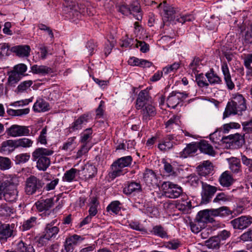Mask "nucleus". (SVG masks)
<instances>
[{"label":"nucleus","mask_w":252,"mask_h":252,"mask_svg":"<svg viewBox=\"0 0 252 252\" xmlns=\"http://www.w3.org/2000/svg\"><path fill=\"white\" fill-rule=\"evenodd\" d=\"M247 109L246 99L242 94H233L230 101H228L223 114V118L225 119L231 115H242L243 111Z\"/></svg>","instance_id":"obj_1"},{"label":"nucleus","mask_w":252,"mask_h":252,"mask_svg":"<svg viewBox=\"0 0 252 252\" xmlns=\"http://www.w3.org/2000/svg\"><path fill=\"white\" fill-rule=\"evenodd\" d=\"M54 153L52 149L38 148L32 153V159L35 161L36 167L40 171H45L51 164V159L49 156Z\"/></svg>","instance_id":"obj_2"},{"label":"nucleus","mask_w":252,"mask_h":252,"mask_svg":"<svg viewBox=\"0 0 252 252\" xmlns=\"http://www.w3.org/2000/svg\"><path fill=\"white\" fill-rule=\"evenodd\" d=\"M44 183L36 177L31 175L26 181L25 191L28 195H32L42 188Z\"/></svg>","instance_id":"obj_3"},{"label":"nucleus","mask_w":252,"mask_h":252,"mask_svg":"<svg viewBox=\"0 0 252 252\" xmlns=\"http://www.w3.org/2000/svg\"><path fill=\"white\" fill-rule=\"evenodd\" d=\"M16 235V225L15 223H5L0 221V242L5 243L7 240L13 238Z\"/></svg>","instance_id":"obj_4"},{"label":"nucleus","mask_w":252,"mask_h":252,"mask_svg":"<svg viewBox=\"0 0 252 252\" xmlns=\"http://www.w3.org/2000/svg\"><path fill=\"white\" fill-rule=\"evenodd\" d=\"M161 188L165 195L170 198H176L179 197L183 192L182 188L170 182H164Z\"/></svg>","instance_id":"obj_5"},{"label":"nucleus","mask_w":252,"mask_h":252,"mask_svg":"<svg viewBox=\"0 0 252 252\" xmlns=\"http://www.w3.org/2000/svg\"><path fill=\"white\" fill-rule=\"evenodd\" d=\"M188 97V94L178 91L170 93L166 99V104L168 107L175 109Z\"/></svg>","instance_id":"obj_6"},{"label":"nucleus","mask_w":252,"mask_h":252,"mask_svg":"<svg viewBox=\"0 0 252 252\" xmlns=\"http://www.w3.org/2000/svg\"><path fill=\"white\" fill-rule=\"evenodd\" d=\"M217 190V187L211 186L205 182L202 183L201 203L207 204L209 203Z\"/></svg>","instance_id":"obj_7"},{"label":"nucleus","mask_w":252,"mask_h":252,"mask_svg":"<svg viewBox=\"0 0 252 252\" xmlns=\"http://www.w3.org/2000/svg\"><path fill=\"white\" fill-rule=\"evenodd\" d=\"M7 135L9 137H17L30 135V130L28 126L13 125L6 130Z\"/></svg>","instance_id":"obj_8"},{"label":"nucleus","mask_w":252,"mask_h":252,"mask_svg":"<svg viewBox=\"0 0 252 252\" xmlns=\"http://www.w3.org/2000/svg\"><path fill=\"white\" fill-rule=\"evenodd\" d=\"M68 13L67 14L69 18L73 21L81 18V15H85L88 13L87 8H86L83 5H72L67 7Z\"/></svg>","instance_id":"obj_9"},{"label":"nucleus","mask_w":252,"mask_h":252,"mask_svg":"<svg viewBox=\"0 0 252 252\" xmlns=\"http://www.w3.org/2000/svg\"><path fill=\"white\" fill-rule=\"evenodd\" d=\"M84 239V237L77 234L67 237L64 243V251L65 252H73L75 247Z\"/></svg>","instance_id":"obj_10"},{"label":"nucleus","mask_w":252,"mask_h":252,"mask_svg":"<svg viewBox=\"0 0 252 252\" xmlns=\"http://www.w3.org/2000/svg\"><path fill=\"white\" fill-rule=\"evenodd\" d=\"M230 223L234 229L243 230L252 223V218L245 216H241L232 220Z\"/></svg>","instance_id":"obj_11"},{"label":"nucleus","mask_w":252,"mask_h":252,"mask_svg":"<svg viewBox=\"0 0 252 252\" xmlns=\"http://www.w3.org/2000/svg\"><path fill=\"white\" fill-rule=\"evenodd\" d=\"M19 178L16 176L9 175L4 178L0 183V200L4 197V192L5 189L10 186L19 184Z\"/></svg>","instance_id":"obj_12"},{"label":"nucleus","mask_w":252,"mask_h":252,"mask_svg":"<svg viewBox=\"0 0 252 252\" xmlns=\"http://www.w3.org/2000/svg\"><path fill=\"white\" fill-rule=\"evenodd\" d=\"M152 97L150 95L148 89L141 91L137 97L135 102V108L137 110H140L146 104H150Z\"/></svg>","instance_id":"obj_13"},{"label":"nucleus","mask_w":252,"mask_h":252,"mask_svg":"<svg viewBox=\"0 0 252 252\" xmlns=\"http://www.w3.org/2000/svg\"><path fill=\"white\" fill-rule=\"evenodd\" d=\"M140 109L142 120L146 123L152 119L157 114L156 107L151 103L144 105Z\"/></svg>","instance_id":"obj_14"},{"label":"nucleus","mask_w":252,"mask_h":252,"mask_svg":"<svg viewBox=\"0 0 252 252\" xmlns=\"http://www.w3.org/2000/svg\"><path fill=\"white\" fill-rule=\"evenodd\" d=\"M57 221V220L55 219L46 225L43 231L46 240H50L52 238H55L59 232L60 228L54 225Z\"/></svg>","instance_id":"obj_15"},{"label":"nucleus","mask_w":252,"mask_h":252,"mask_svg":"<svg viewBox=\"0 0 252 252\" xmlns=\"http://www.w3.org/2000/svg\"><path fill=\"white\" fill-rule=\"evenodd\" d=\"M143 180L146 185L149 187H158V179L157 175L152 169H146L143 175Z\"/></svg>","instance_id":"obj_16"},{"label":"nucleus","mask_w":252,"mask_h":252,"mask_svg":"<svg viewBox=\"0 0 252 252\" xmlns=\"http://www.w3.org/2000/svg\"><path fill=\"white\" fill-rule=\"evenodd\" d=\"M19 184L10 186L5 189L4 192V199L8 202H15L18 198V191L17 187Z\"/></svg>","instance_id":"obj_17"},{"label":"nucleus","mask_w":252,"mask_h":252,"mask_svg":"<svg viewBox=\"0 0 252 252\" xmlns=\"http://www.w3.org/2000/svg\"><path fill=\"white\" fill-rule=\"evenodd\" d=\"M222 139L224 140L225 142L231 144L232 145H234L237 147H242L245 142L244 136L237 133L234 134H230L222 138Z\"/></svg>","instance_id":"obj_18"},{"label":"nucleus","mask_w":252,"mask_h":252,"mask_svg":"<svg viewBox=\"0 0 252 252\" xmlns=\"http://www.w3.org/2000/svg\"><path fill=\"white\" fill-rule=\"evenodd\" d=\"M141 191L142 187L141 184L134 181L127 182L123 190V193L126 195H130L132 193H138Z\"/></svg>","instance_id":"obj_19"},{"label":"nucleus","mask_w":252,"mask_h":252,"mask_svg":"<svg viewBox=\"0 0 252 252\" xmlns=\"http://www.w3.org/2000/svg\"><path fill=\"white\" fill-rule=\"evenodd\" d=\"M175 208L178 210L187 213L191 208V203L187 196L184 195L181 200L175 202Z\"/></svg>","instance_id":"obj_20"},{"label":"nucleus","mask_w":252,"mask_h":252,"mask_svg":"<svg viewBox=\"0 0 252 252\" xmlns=\"http://www.w3.org/2000/svg\"><path fill=\"white\" fill-rule=\"evenodd\" d=\"M220 184L223 188H228L234 182V180L228 171L223 172L219 178Z\"/></svg>","instance_id":"obj_21"},{"label":"nucleus","mask_w":252,"mask_h":252,"mask_svg":"<svg viewBox=\"0 0 252 252\" xmlns=\"http://www.w3.org/2000/svg\"><path fill=\"white\" fill-rule=\"evenodd\" d=\"M31 47L28 45H17L12 47L11 51L19 57H28L31 52Z\"/></svg>","instance_id":"obj_22"},{"label":"nucleus","mask_w":252,"mask_h":252,"mask_svg":"<svg viewBox=\"0 0 252 252\" xmlns=\"http://www.w3.org/2000/svg\"><path fill=\"white\" fill-rule=\"evenodd\" d=\"M17 149L15 140H6L1 144L0 152L4 154H9Z\"/></svg>","instance_id":"obj_23"},{"label":"nucleus","mask_w":252,"mask_h":252,"mask_svg":"<svg viewBox=\"0 0 252 252\" xmlns=\"http://www.w3.org/2000/svg\"><path fill=\"white\" fill-rule=\"evenodd\" d=\"M221 70L224 76L225 83L228 89L230 90H233L235 87V85L232 81L228 66L226 63H223L221 65Z\"/></svg>","instance_id":"obj_24"},{"label":"nucleus","mask_w":252,"mask_h":252,"mask_svg":"<svg viewBox=\"0 0 252 252\" xmlns=\"http://www.w3.org/2000/svg\"><path fill=\"white\" fill-rule=\"evenodd\" d=\"M54 204V198H50L37 201L35 206L39 212L48 210Z\"/></svg>","instance_id":"obj_25"},{"label":"nucleus","mask_w":252,"mask_h":252,"mask_svg":"<svg viewBox=\"0 0 252 252\" xmlns=\"http://www.w3.org/2000/svg\"><path fill=\"white\" fill-rule=\"evenodd\" d=\"M198 174L201 176H206L211 173L213 170V165L209 161H204L203 163L197 167Z\"/></svg>","instance_id":"obj_26"},{"label":"nucleus","mask_w":252,"mask_h":252,"mask_svg":"<svg viewBox=\"0 0 252 252\" xmlns=\"http://www.w3.org/2000/svg\"><path fill=\"white\" fill-rule=\"evenodd\" d=\"M88 122L87 116L82 115L77 119L75 120L69 127L70 132H73L82 128L83 124H85Z\"/></svg>","instance_id":"obj_27"},{"label":"nucleus","mask_w":252,"mask_h":252,"mask_svg":"<svg viewBox=\"0 0 252 252\" xmlns=\"http://www.w3.org/2000/svg\"><path fill=\"white\" fill-rule=\"evenodd\" d=\"M197 145L198 149H199L201 152L210 156H215V152L214 150L213 147L208 141L204 140H201L197 144Z\"/></svg>","instance_id":"obj_28"},{"label":"nucleus","mask_w":252,"mask_h":252,"mask_svg":"<svg viewBox=\"0 0 252 252\" xmlns=\"http://www.w3.org/2000/svg\"><path fill=\"white\" fill-rule=\"evenodd\" d=\"M197 221L199 222L207 223L212 222L214 220L210 216L209 209H205L199 211L196 217Z\"/></svg>","instance_id":"obj_29"},{"label":"nucleus","mask_w":252,"mask_h":252,"mask_svg":"<svg viewBox=\"0 0 252 252\" xmlns=\"http://www.w3.org/2000/svg\"><path fill=\"white\" fill-rule=\"evenodd\" d=\"M173 136L168 135L164 138L158 144V148L162 151H165L169 150L173 147Z\"/></svg>","instance_id":"obj_30"},{"label":"nucleus","mask_w":252,"mask_h":252,"mask_svg":"<svg viewBox=\"0 0 252 252\" xmlns=\"http://www.w3.org/2000/svg\"><path fill=\"white\" fill-rule=\"evenodd\" d=\"M228 161L229 168L233 173L237 174L242 172L240 161L238 158L232 157L228 158Z\"/></svg>","instance_id":"obj_31"},{"label":"nucleus","mask_w":252,"mask_h":252,"mask_svg":"<svg viewBox=\"0 0 252 252\" xmlns=\"http://www.w3.org/2000/svg\"><path fill=\"white\" fill-rule=\"evenodd\" d=\"M31 71L33 74L42 75H46L53 72L51 68L45 65H38L37 64H34L31 67Z\"/></svg>","instance_id":"obj_32"},{"label":"nucleus","mask_w":252,"mask_h":252,"mask_svg":"<svg viewBox=\"0 0 252 252\" xmlns=\"http://www.w3.org/2000/svg\"><path fill=\"white\" fill-rule=\"evenodd\" d=\"M49 109V103L41 98L37 99L33 106V110L35 112H45Z\"/></svg>","instance_id":"obj_33"},{"label":"nucleus","mask_w":252,"mask_h":252,"mask_svg":"<svg viewBox=\"0 0 252 252\" xmlns=\"http://www.w3.org/2000/svg\"><path fill=\"white\" fill-rule=\"evenodd\" d=\"M79 170L74 168L66 171L63 176V181L71 183L75 181L77 174H79Z\"/></svg>","instance_id":"obj_34"},{"label":"nucleus","mask_w":252,"mask_h":252,"mask_svg":"<svg viewBox=\"0 0 252 252\" xmlns=\"http://www.w3.org/2000/svg\"><path fill=\"white\" fill-rule=\"evenodd\" d=\"M209 84L211 85L219 84L221 83V78L216 73L213 68L205 74Z\"/></svg>","instance_id":"obj_35"},{"label":"nucleus","mask_w":252,"mask_h":252,"mask_svg":"<svg viewBox=\"0 0 252 252\" xmlns=\"http://www.w3.org/2000/svg\"><path fill=\"white\" fill-rule=\"evenodd\" d=\"M129 7L130 10V14H132L136 20H141L142 16L139 4L137 1H134L130 4Z\"/></svg>","instance_id":"obj_36"},{"label":"nucleus","mask_w":252,"mask_h":252,"mask_svg":"<svg viewBox=\"0 0 252 252\" xmlns=\"http://www.w3.org/2000/svg\"><path fill=\"white\" fill-rule=\"evenodd\" d=\"M132 161V157L130 156H128L118 158L113 163H114L115 166L125 168L129 166L131 164Z\"/></svg>","instance_id":"obj_37"},{"label":"nucleus","mask_w":252,"mask_h":252,"mask_svg":"<svg viewBox=\"0 0 252 252\" xmlns=\"http://www.w3.org/2000/svg\"><path fill=\"white\" fill-rule=\"evenodd\" d=\"M197 144H189L180 152V155L183 158H187L188 156L194 154L197 151Z\"/></svg>","instance_id":"obj_38"},{"label":"nucleus","mask_w":252,"mask_h":252,"mask_svg":"<svg viewBox=\"0 0 252 252\" xmlns=\"http://www.w3.org/2000/svg\"><path fill=\"white\" fill-rule=\"evenodd\" d=\"M36 223L37 218L35 217H31L23 221V224L21 226V229L22 231L29 230L35 226Z\"/></svg>","instance_id":"obj_39"},{"label":"nucleus","mask_w":252,"mask_h":252,"mask_svg":"<svg viewBox=\"0 0 252 252\" xmlns=\"http://www.w3.org/2000/svg\"><path fill=\"white\" fill-rule=\"evenodd\" d=\"M15 141L17 148H29L31 147L33 144V141L32 140L26 137L15 139Z\"/></svg>","instance_id":"obj_40"},{"label":"nucleus","mask_w":252,"mask_h":252,"mask_svg":"<svg viewBox=\"0 0 252 252\" xmlns=\"http://www.w3.org/2000/svg\"><path fill=\"white\" fill-rule=\"evenodd\" d=\"M201 181L199 178L195 174H191L187 177L186 183L190 186L192 188H196L199 187L200 185H202Z\"/></svg>","instance_id":"obj_41"},{"label":"nucleus","mask_w":252,"mask_h":252,"mask_svg":"<svg viewBox=\"0 0 252 252\" xmlns=\"http://www.w3.org/2000/svg\"><path fill=\"white\" fill-rule=\"evenodd\" d=\"M84 169H86L84 177L86 181L93 178L96 175L97 168L94 165L92 164L86 165Z\"/></svg>","instance_id":"obj_42"},{"label":"nucleus","mask_w":252,"mask_h":252,"mask_svg":"<svg viewBox=\"0 0 252 252\" xmlns=\"http://www.w3.org/2000/svg\"><path fill=\"white\" fill-rule=\"evenodd\" d=\"M220 242L219 237L215 236L206 240L205 244L209 249H218L220 247Z\"/></svg>","instance_id":"obj_43"},{"label":"nucleus","mask_w":252,"mask_h":252,"mask_svg":"<svg viewBox=\"0 0 252 252\" xmlns=\"http://www.w3.org/2000/svg\"><path fill=\"white\" fill-rule=\"evenodd\" d=\"M151 233L152 234L158 236L161 238H166L168 237L167 230L160 225L154 226L151 230Z\"/></svg>","instance_id":"obj_44"},{"label":"nucleus","mask_w":252,"mask_h":252,"mask_svg":"<svg viewBox=\"0 0 252 252\" xmlns=\"http://www.w3.org/2000/svg\"><path fill=\"white\" fill-rule=\"evenodd\" d=\"M92 134L93 130L92 128H86L80 134V142L88 144L93 138Z\"/></svg>","instance_id":"obj_45"},{"label":"nucleus","mask_w":252,"mask_h":252,"mask_svg":"<svg viewBox=\"0 0 252 252\" xmlns=\"http://www.w3.org/2000/svg\"><path fill=\"white\" fill-rule=\"evenodd\" d=\"M16 250L17 252H35L32 245H28L22 240H21L17 243Z\"/></svg>","instance_id":"obj_46"},{"label":"nucleus","mask_w":252,"mask_h":252,"mask_svg":"<svg viewBox=\"0 0 252 252\" xmlns=\"http://www.w3.org/2000/svg\"><path fill=\"white\" fill-rule=\"evenodd\" d=\"M210 216L213 217H223L228 215V209L226 207H221L218 209H209Z\"/></svg>","instance_id":"obj_47"},{"label":"nucleus","mask_w":252,"mask_h":252,"mask_svg":"<svg viewBox=\"0 0 252 252\" xmlns=\"http://www.w3.org/2000/svg\"><path fill=\"white\" fill-rule=\"evenodd\" d=\"M14 212V209L8 206L6 203L0 204V216H10Z\"/></svg>","instance_id":"obj_48"},{"label":"nucleus","mask_w":252,"mask_h":252,"mask_svg":"<svg viewBox=\"0 0 252 252\" xmlns=\"http://www.w3.org/2000/svg\"><path fill=\"white\" fill-rule=\"evenodd\" d=\"M111 168L112 171L111 172L110 175L111 177L113 179L121 175H123L127 172L126 169H124V168L115 166L113 163L111 165Z\"/></svg>","instance_id":"obj_49"},{"label":"nucleus","mask_w":252,"mask_h":252,"mask_svg":"<svg viewBox=\"0 0 252 252\" xmlns=\"http://www.w3.org/2000/svg\"><path fill=\"white\" fill-rule=\"evenodd\" d=\"M201 60L199 57H195L190 63L189 67L194 74H196L199 71V69L201 68Z\"/></svg>","instance_id":"obj_50"},{"label":"nucleus","mask_w":252,"mask_h":252,"mask_svg":"<svg viewBox=\"0 0 252 252\" xmlns=\"http://www.w3.org/2000/svg\"><path fill=\"white\" fill-rule=\"evenodd\" d=\"M32 84L33 82L32 80H27L22 82L17 87L15 92L17 94L22 93L27 91Z\"/></svg>","instance_id":"obj_51"},{"label":"nucleus","mask_w":252,"mask_h":252,"mask_svg":"<svg viewBox=\"0 0 252 252\" xmlns=\"http://www.w3.org/2000/svg\"><path fill=\"white\" fill-rule=\"evenodd\" d=\"M121 203L119 201H114L111 202L106 208L107 212H111L115 214H118L121 210Z\"/></svg>","instance_id":"obj_52"},{"label":"nucleus","mask_w":252,"mask_h":252,"mask_svg":"<svg viewBox=\"0 0 252 252\" xmlns=\"http://www.w3.org/2000/svg\"><path fill=\"white\" fill-rule=\"evenodd\" d=\"M163 11L164 14L167 16L169 20H175L176 21V16L175 15V10L172 7L165 5V3L163 4Z\"/></svg>","instance_id":"obj_53"},{"label":"nucleus","mask_w":252,"mask_h":252,"mask_svg":"<svg viewBox=\"0 0 252 252\" xmlns=\"http://www.w3.org/2000/svg\"><path fill=\"white\" fill-rule=\"evenodd\" d=\"M195 75V81L198 86L200 88H208L209 84L207 82L204 74L203 73L198 74L196 73Z\"/></svg>","instance_id":"obj_54"},{"label":"nucleus","mask_w":252,"mask_h":252,"mask_svg":"<svg viewBox=\"0 0 252 252\" xmlns=\"http://www.w3.org/2000/svg\"><path fill=\"white\" fill-rule=\"evenodd\" d=\"M9 74L8 83L10 86H14L21 79V76L13 70L9 72Z\"/></svg>","instance_id":"obj_55"},{"label":"nucleus","mask_w":252,"mask_h":252,"mask_svg":"<svg viewBox=\"0 0 252 252\" xmlns=\"http://www.w3.org/2000/svg\"><path fill=\"white\" fill-rule=\"evenodd\" d=\"M231 199L232 198L230 196L225 194L224 192H220L217 194L213 200V202L220 203L221 202L230 201Z\"/></svg>","instance_id":"obj_56"},{"label":"nucleus","mask_w":252,"mask_h":252,"mask_svg":"<svg viewBox=\"0 0 252 252\" xmlns=\"http://www.w3.org/2000/svg\"><path fill=\"white\" fill-rule=\"evenodd\" d=\"M180 66V62H176L174 63L167 65L164 67L162 69L164 75H167L168 74L173 72L174 73Z\"/></svg>","instance_id":"obj_57"},{"label":"nucleus","mask_w":252,"mask_h":252,"mask_svg":"<svg viewBox=\"0 0 252 252\" xmlns=\"http://www.w3.org/2000/svg\"><path fill=\"white\" fill-rule=\"evenodd\" d=\"M11 166V161L7 157H0V169L5 170Z\"/></svg>","instance_id":"obj_58"},{"label":"nucleus","mask_w":252,"mask_h":252,"mask_svg":"<svg viewBox=\"0 0 252 252\" xmlns=\"http://www.w3.org/2000/svg\"><path fill=\"white\" fill-rule=\"evenodd\" d=\"M30 158V155L29 153H22L17 155L15 158V163L21 164L27 162Z\"/></svg>","instance_id":"obj_59"},{"label":"nucleus","mask_w":252,"mask_h":252,"mask_svg":"<svg viewBox=\"0 0 252 252\" xmlns=\"http://www.w3.org/2000/svg\"><path fill=\"white\" fill-rule=\"evenodd\" d=\"M242 125L243 130L245 132L243 134L244 137L246 134H252V120L242 123Z\"/></svg>","instance_id":"obj_60"},{"label":"nucleus","mask_w":252,"mask_h":252,"mask_svg":"<svg viewBox=\"0 0 252 252\" xmlns=\"http://www.w3.org/2000/svg\"><path fill=\"white\" fill-rule=\"evenodd\" d=\"M241 160L243 165L247 167L250 172H252V158H248L244 155L241 156Z\"/></svg>","instance_id":"obj_61"},{"label":"nucleus","mask_w":252,"mask_h":252,"mask_svg":"<svg viewBox=\"0 0 252 252\" xmlns=\"http://www.w3.org/2000/svg\"><path fill=\"white\" fill-rule=\"evenodd\" d=\"M47 127L46 126L42 128L40 133L37 140L41 144L46 145L47 144Z\"/></svg>","instance_id":"obj_62"},{"label":"nucleus","mask_w":252,"mask_h":252,"mask_svg":"<svg viewBox=\"0 0 252 252\" xmlns=\"http://www.w3.org/2000/svg\"><path fill=\"white\" fill-rule=\"evenodd\" d=\"M194 19L193 16L192 15H179L176 16V21L182 24L186 23V22H190Z\"/></svg>","instance_id":"obj_63"},{"label":"nucleus","mask_w":252,"mask_h":252,"mask_svg":"<svg viewBox=\"0 0 252 252\" xmlns=\"http://www.w3.org/2000/svg\"><path fill=\"white\" fill-rule=\"evenodd\" d=\"M15 72L20 76L23 75L27 70V66L24 63H20L14 66L13 69Z\"/></svg>","instance_id":"obj_64"}]
</instances>
